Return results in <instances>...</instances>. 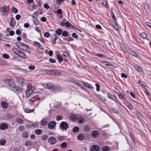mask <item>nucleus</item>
I'll list each match as a JSON object with an SVG mask.
<instances>
[{"label":"nucleus","mask_w":151,"mask_h":151,"mask_svg":"<svg viewBox=\"0 0 151 151\" xmlns=\"http://www.w3.org/2000/svg\"><path fill=\"white\" fill-rule=\"evenodd\" d=\"M45 71L47 75L53 76H59L61 75L60 72L54 70H46Z\"/></svg>","instance_id":"1"},{"label":"nucleus","mask_w":151,"mask_h":151,"mask_svg":"<svg viewBox=\"0 0 151 151\" xmlns=\"http://www.w3.org/2000/svg\"><path fill=\"white\" fill-rule=\"evenodd\" d=\"M46 88L50 89L54 92H56L58 91V88L52 83H48L47 84Z\"/></svg>","instance_id":"2"},{"label":"nucleus","mask_w":151,"mask_h":151,"mask_svg":"<svg viewBox=\"0 0 151 151\" xmlns=\"http://www.w3.org/2000/svg\"><path fill=\"white\" fill-rule=\"evenodd\" d=\"M62 36L65 37L68 36L69 37L68 38H63V39L69 42L74 40V39L71 37V36L68 35V33L66 31H63Z\"/></svg>","instance_id":"3"},{"label":"nucleus","mask_w":151,"mask_h":151,"mask_svg":"<svg viewBox=\"0 0 151 151\" xmlns=\"http://www.w3.org/2000/svg\"><path fill=\"white\" fill-rule=\"evenodd\" d=\"M15 44L17 47L21 50H23V47H24L26 48H28L29 47L28 45L21 42H17Z\"/></svg>","instance_id":"4"},{"label":"nucleus","mask_w":151,"mask_h":151,"mask_svg":"<svg viewBox=\"0 0 151 151\" xmlns=\"http://www.w3.org/2000/svg\"><path fill=\"white\" fill-rule=\"evenodd\" d=\"M59 127L61 129L65 130L68 128L69 125L66 122L63 121L60 124Z\"/></svg>","instance_id":"5"},{"label":"nucleus","mask_w":151,"mask_h":151,"mask_svg":"<svg viewBox=\"0 0 151 151\" xmlns=\"http://www.w3.org/2000/svg\"><path fill=\"white\" fill-rule=\"evenodd\" d=\"M6 82L8 83L7 85L10 87L12 91L14 88L16 86L15 83L12 80L8 79L6 80Z\"/></svg>","instance_id":"6"},{"label":"nucleus","mask_w":151,"mask_h":151,"mask_svg":"<svg viewBox=\"0 0 151 151\" xmlns=\"http://www.w3.org/2000/svg\"><path fill=\"white\" fill-rule=\"evenodd\" d=\"M16 78L18 83L21 86H24L26 85V83L24 78L22 77H17Z\"/></svg>","instance_id":"7"},{"label":"nucleus","mask_w":151,"mask_h":151,"mask_svg":"<svg viewBox=\"0 0 151 151\" xmlns=\"http://www.w3.org/2000/svg\"><path fill=\"white\" fill-rule=\"evenodd\" d=\"M48 142L52 145L55 144L56 142V139L53 137H50L48 139Z\"/></svg>","instance_id":"8"},{"label":"nucleus","mask_w":151,"mask_h":151,"mask_svg":"<svg viewBox=\"0 0 151 151\" xmlns=\"http://www.w3.org/2000/svg\"><path fill=\"white\" fill-rule=\"evenodd\" d=\"M56 124L55 122L54 121L50 122L48 124V128L50 129H53L55 127Z\"/></svg>","instance_id":"9"},{"label":"nucleus","mask_w":151,"mask_h":151,"mask_svg":"<svg viewBox=\"0 0 151 151\" xmlns=\"http://www.w3.org/2000/svg\"><path fill=\"white\" fill-rule=\"evenodd\" d=\"M107 95L109 98L113 100L116 102V103L119 102V101L118 100L116 97L115 96L112 95L109 93H107Z\"/></svg>","instance_id":"10"},{"label":"nucleus","mask_w":151,"mask_h":151,"mask_svg":"<svg viewBox=\"0 0 151 151\" xmlns=\"http://www.w3.org/2000/svg\"><path fill=\"white\" fill-rule=\"evenodd\" d=\"M9 125L7 123H1L0 124V129L4 130L8 128Z\"/></svg>","instance_id":"11"},{"label":"nucleus","mask_w":151,"mask_h":151,"mask_svg":"<svg viewBox=\"0 0 151 151\" xmlns=\"http://www.w3.org/2000/svg\"><path fill=\"white\" fill-rule=\"evenodd\" d=\"M23 90V88H22L18 87L17 86L15 88H14L12 91H14L17 94L21 92Z\"/></svg>","instance_id":"12"},{"label":"nucleus","mask_w":151,"mask_h":151,"mask_svg":"<svg viewBox=\"0 0 151 151\" xmlns=\"http://www.w3.org/2000/svg\"><path fill=\"white\" fill-rule=\"evenodd\" d=\"M91 151H99L100 150V147L97 145H93L90 148Z\"/></svg>","instance_id":"13"},{"label":"nucleus","mask_w":151,"mask_h":151,"mask_svg":"<svg viewBox=\"0 0 151 151\" xmlns=\"http://www.w3.org/2000/svg\"><path fill=\"white\" fill-rule=\"evenodd\" d=\"M91 136L94 138L97 137L99 135V132L97 131H93L91 134Z\"/></svg>","instance_id":"14"},{"label":"nucleus","mask_w":151,"mask_h":151,"mask_svg":"<svg viewBox=\"0 0 151 151\" xmlns=\"http://www.w3.org/2000/svg\"><path fill=\"white\" fill-rule=\"evenodd\" d=\"M33 91L31 88H28L25 92V94L27 97H29L32 94Z\"/></svg>","instance_id":"15"},{"label":"nucleus","mask_w":151,"mask_h":151,"mask_svg":"<svg viewBox=\"0 0 151 151\" xmlns=\"http://www.w3.org/2000/svg\"><path fill=\"white\" fill-rule=\"evenodd\" d=\"M84 138V135L81 133L78 134L77 136V139L79 141L83 140Z\"/></svg>","instance_id":"16"},{"label":"nucleus","mask_w":151,"mask_h":151,"mask_svg":"<svg viewBox=\"0 0 151 151\" xmlns=\"http://www.w3.org/2000/svg\"><path fill=\"white\" fill-rule=\"evenodd\" d=\"M125 105L131 110L134 109V106L130 102H127L125 104Z\"/></svg>","instance_id":"17"},{"label":"nucleus","mask_w":151,"mask_h":151,"mask_svg":"<svg viewBox=\"0 0 151 151\" xmlns=\"http://www.w3.org/2000/svg\"><path fill=\"white\" fill-rule=\"evenodd\" d=\"M1 105L2 108L5 109H7L8 106V104L5 101L2 102Z\"/></svg>","instance_id":"18"},{"label":"nucleus","mask_w":151,"mask_h":151,"mask_svg":"<svg viewBox=\"0 0 151 151\" xmlns=\"http://www.w3.org/2000/svg\"><path fill=\"white\" fill-rule=\"evenodd\" d=\"M117 94L119 97L122 99L124 101H125L127 100V99L126 98L125 96L122 93H117Z\"/></svg>","instance_id":"19"},{"label":"nucleus","mask_w":151,"mask_h":151,"mask_svg":"<svg viewBox=\"0 0 151 151\" xmlns=\"http://www.w3.org/2000/svg\"><path fill=\"white\" fill-rule=\"evenodd\" d=\"M18 55L20 58H26V56L25 54L23 52L21 51H20L19 52V54Z\"/></svg>","instance_id":"20"},{"label":"nucleus","mask_w":151,"mask_h":151,"mask_svg":"<svg viewBox=\"0 0 151 151\" xmlns=\"http://www.w3.org/2000/svg\"><path fill=\"white\" fill-rule=\"evenodd\" d=\"M16 22L14 18H12L10 25L11 27H14L16 24Z\"/></svg>","instance_id":"21"},{"label":"nucleus","mask_w":151,"mask_h":151,"mask_svg":"<svg viewBox=\"0 0 151 151\" xmlns=\"http://www.w3.org/2000/svg\"><path fill=\"white\" fill-rule=\"evenodd\" d=\"M83 84L85 87L90 88L92 89L93 88L92 86H91L89 84L85 82H83Z\"/></svg>","instance_id":"22"},{"label":"nucleus","mask_w":151,"mask_h":151,"mask_svg":"<svg viewBox=\"0 0 151 151\" xmlns=\"http://www.w3.org/2000/svg\"><path fill=\"white\" fill-rule=\"evenodd\" d=\"M130 54L133 55V56L136 57H137L138 56V55L137 54L136 52H135L132 51V50H129L128 52Z\"/></svg>","instance_id":"23"},{"label":"nucleus","mask_w":151,"mask_h":151,"mask_svg":"<svg viewBox=\"0 0 151 151\" xmlns=\"http://www.w3.org/2000/svg\"><path fill=\"white\" fill-rule=\"evenodd\" d=\"M95 95L96 96L97 98L101 101L104 102L106 101V99L100 95H97L96 94H95Z\"/></svg>","instance_id":"24"},{"label":"nucleus","mask_w":151,"mask_h":151,"mask_svg":"<svg viewBox=\"0 0 151 151\" xmlns=\"http://www.w3.org/2000/svg\"><path fill=\"white\" fill-rule=\"evenodd\" d=\"M34 44L35 46H37L38 47L37 50L41 49V47H42V46L40 44V43L37 41H34Z\"/></svg>","instance_id":"25"},{"label":"nucleus","mask_w":151,"mask_h":151,"mask_svg":"<svg viewBox=\"0 0 151 151\" xmlns=\"http://www.w3.org/2000/svg\"><path fill=\"white\" fill-rule=\"evenodd\" d=\"M35 132L36 134L37 135H40L42 134V131L41 129H37L35 130Z\"/></svg>","instance_id":"26"},{"label":"nucleus","mask_w":151,"mask_h":151,"mask_svg":"<svg viewBox=\"0 0 151 151\" xmlns=\"http://www.w3.org/2000/svg\"><path fill=\"white\" fill-rule=\"evenodd\" d=\"M40 123L41 125L42 126H44L47 124L48 122L44 119H42Z\"/></svg>","instance_id":"27"},{"label":"nucleus","mask_w":151,"mask_h":151,"mask_svg":"<svg viewBox=\"0 0 151 151\" xmlns=\"http://www.w3.org/2000/svg\"><path fill=\"white\" fill-rule=\"evenodd\" d=\"M57 59L58 60V62L59 63H60L63 60V58L60 55H57Z\"/></svg>","instance_id":"28"},{"label":"nucleus","mask_w":151,"mask_h":151,"mask_svg":"<svg viewBox=\"0 0 151 151\" xmlns=\"http://www.w3.org/2000/svg\"><path fill=\"white\" fill-rule=\"evenodd\" d=\"M78 119V122L80 124H82L84 123L85 120L82 117H79Z\"/></svg>","instance_id":"29"},{"label":"nucleus","mask_w":151,"mask_h":151,"mask_svg":"<svg viewBox=\"0 0 151 151\" xmlns=\"http://www.w3.org/2000/svg\"><path fill=\"white\" fill-rule=\"evenodd\" d=\"M129 136L130 138H131V139H132L134 143L135 137L134 136L133 134L131 132H130L129 133Z\"/></svg>","instance_id":"30"},{"label":"nucleus","mask_w":151,"mask_h":151,"mask_svg":"<svg viewBox=\"0 0 151 151\" xmlns=\"http://www.w3.org/2000/svg\"><path fill=\"white\" fill-rule=\"evenodd\" d=\"M16 122L19 124H21L24 123L23 119L20 118H17L16 119Z\"/></svg>","instance_id":"31"},{"label":"nucleus","mask_w":151,"mask_h":151,"mask_svg":"<svg viewBox=\"0 0 151 151\" xmlns=\"http://www.w3.org/2000/svg\"><path fill=\"white\" fill-rule=\"evenodd\" d=\"M63 31L62 29H58L56 30L55 31L56 34H57L59 36L62 33Z\"/></svg>","instance_id":"32"},{"label":"nucleus","mask_w":151,"mask_h":151,"mask_svg":"<svg viewBox=\"0 0 151 151\" xmlns=\"http://www.w3.org/2000/svg\"><path fill=\"white\" fill-rule=\"evenodd\" d=\"M1 11L3 13H4V14L6 15H7L8 13L6 9V8L4 7H3L1 8Z\"/></svg>","instance_id":"33"},{"label":"nucleus","mask_w":151,"mask_h":151,"mask_svg":"<svg viewBox=\"0 0 151 151\" xmlns=\"http://www.w3.org/2000/svg\"><path fill=\"white\" fill-rule=\"evenodd\" d=\"M12 50L13 52L17 55H18L19 52L20 51V50H19L18 49L16 48H12Z\"/></svg>","instance_id":"34"},{"label":"nucleus","mask_w":151,"mask_h":151,"mask_svg":"<svg viewBox=\"0 0 151 151\" xmlns=\"http://www.w3.org/2000/svg\"><path fill=\"white\" fill-rule=\"evenodd\" d=\"M83 129L86 132H88L90 130V127L87 125H86L84 127Z\"/></svg>","instance_id":"35"},{"label":"nucleus","mask_w":151,"mask_h":151,"mask_svg":"<svg viewBox=\"0 0 151 151\" xmlns=\"http://www.w3.org/2000/svg\"><path fill=\"white\" fill-rule=\"evenodd\" d=\"M110 148L108 146H105L104 147L102 148V151H109Z\"/></svg>","instance_id":"36"},{"label":"nucleus","mask_w":151,"mask_h":151,"mask_svg":"<svg viewBox=\"0 0 151 151\" xmlns=\"http://www.w3.org/2000/svg\"><path fill=\"white\" fill-rule=\"evenodd\" d=\"M32 144V142L29 140H26L24 144V145L26 146H29Z\"/></svg>","instance_id":"37"},{"label":"nucleus","mask_w":151,"mask_h":151,"mask_svg":"<svg viewBox=\"0 0 151 151\" xmlns=\"http://www.w3.org/2000/svg\"><path fill=\"white\" fill-rule=\"evenodd\" d=\"M101 63L103 64H104V65H106V66L112 65H110L109 64V62L103 60L101 61Z\"/></svg>","instance_id":"38"},{"label":"nucleus","mask_w":151,"mask_h":151,"mask_svg":"<svg viewBox=\"0 0 151 151\" xmlns=\"http://www.w3.org/2000/svg\"><path fill=\"white\" fill-rule=\"evenodd\" d=\"M110 110V112L112 113H115L117 114H118L119 113V111L115 109H111Z\"/></svg>","instance_id":"39"},{"label":"nucleus","mask_w":151,"mask_h":151,"mask_svg":"<svg viewBox=\"0 0 151 151\" xmlns=\"http://www.w3.org/2000/svg\"><path fill=\"white\" fill-rule=\"evenodd\" d=\"M79 130V128L78 127L76 126L73 128L72 131L74 133H76L78 132Z\"/></svg>","instance_id":"40"},{"label":"nucleus","mask_w":151,"mask_h":151,"mask_svg":"<svg viewBox=\"0 0 151 151\" xmlns=\"http://www.w3.org/2000/svg\"><path fill=\"white\" fill-rule=\"evenodd\" d=\"M6 141L4 139H2L0 140V145L1 146L4 145L6 143Z\"/></svg>","instance_id":"41"},{"label":"nucleus","mask_w":151,"mask_h":151,"mask_svg":"<svg viewBox=\"0 0 151 151\" xmlns=\"http://www.w3.org/2000/svg\"><path fill=\"white\" fill-rule=\"evenodd\" d=\"M67 145L66 143L65 142L62 143L60 145L61 147L63 149L67 147Z\"/></svg>","instance_id":"42"},{"label":"nucleus","mask_w":151,"mask_h":151,"mask_svg":"<svg viewBox=\"0 0 151 151\" xmlns=\"http://www.w3.org/2000/svg\"><path fill=\"white\" fill-rule=\"evenodd\" d=\"M48 138V136L47 135H42L41 136V139L44 141L47 139Z\"/></svg>","instance_id":"43"},{"label":"nucleus","mask_w":151,"mask_h":151,"mask_svg":"<svg viewBox=\"0 0 151 151\" xmlns=\"http://www.w3.org/2000/svg\"><path fill=\"white\" fill-rule=\"evenodd\" d=\"M12 12L15 14L17 13L18 12V9L14 7H13L12 8Z\"/></svg>","instance_id":"44"},{"label":"nucleus","mask_w":151,"mask_h":151,"mask_svg":"<svg viewBox=\"0 0 151 151\" xmlns=\"http://www.w3.org/2000/svg\"><path fill=\"white\" fill-rule=\"evenodd\" d=\"M29 134L26 132H24L23 133V138L24 139L28 137Z\"/></svg>","instance_id":"45"},{"label":"nucleus","mask_w":151,"mask_h":151,"mask_svg":"<svg viewBox=\"0 0 151 151\" xmlns=\"http://www.w3.org/2000/svg\"><path fill=\"white\" fill-rule=\"evenodd\" d=\"M24 111L27 113H30L34 111V109H30L29 110H28L27 109H24Z\"/></svg>","instance_id":"46"},{"label":"nucleus","mask_w":151,"mask_h":151,"mask_svg":"<svg viewBox=\"0 0 151 151\" xmlns=\"http://www.w3.org/2000/svg\"><path fill=\"white\" fill-rule=\"evenodd\" d=\"M70 117L73 120H76L78 119V117L75 115H72L70 116Z\"/></svg>","instance_id":"47"},{"label":"nucleus","mask_w":151,"mask_h":151,"mask_svg":"<svg viewBox=\"0 0 151 151\" xmlns=\"http://www.w3.org/2000/svg\"><path fill=\"white\" fill-rule=\"evenodd\" d=\"M141 36L144 39H148V37L147 36V35L145 33H142L141 34Z\"/></svg>","instance_id":"48"},{"label":"nucleus","mask_w":151,"mask_h":151,"mask_svg":"<svg viewBox=\"0 0 151 151\" xmlns=\"http://www.w3.org/2000/svg\"><path fill=\"white\" fill-rule=\"evenodd\" d=\"M58 139L60 141H63L65 139V137L63 136H59L57 137Z\"/></svg>","instance_id":"49"},{"label":"nucleus","mask_w":151,"mask_h":151,"mask_svg":"<svg viewBox=\"0 0 151 151\" xmlns=\"http://www.w3.org/2000/svg\"><path fill=\"white\" fill-rule=\"evenodd\" d=\"M2 57L6 59H8L9 58V55L6 54H4L2 55Z\"/></svg>","instance_id":"50"},{"label":"nucleus","mask_w":151,"mask_h":151,"mask_svg":"<svg viewBox=\"0 0 151 151\" xmlns=\"http://www.w3.org/2000/svg\"><path fill=\"white\" fill-rule=\"evenodd\" d=\"M33 22L35 24L38 25L39 24V22L37 19H33Z\"/></svg>","instance_id":"51"},{"label":"nucleus","mask_w":151,"mask_h":151,"mask_svg":"<svg viewBox=\"0 0 151 151\" xmlns=\"http://www.w3.org/2000/svg\"><path fill=\"white\" fill-rule=\"evenodd\" d=\"M73 83L75 85H77L78 86L80 87L81 88H82V87L81 86V85L80 84L78 83L76 81H73Z\"/></svg>","instance_id":"52"},{"label":"nucleus","mask_w":151,"mask_h":151,"mask_svg":"<svg viewBox=\"0 0 151 151\" xmlns=\"http://www.w3.org/2000/svg\"><path fill=\"white\" fill-rule=\"evenodd\" d=\"M55 13H57L59 14H62V11L61 9H58L56 11H55L54 12Z\"/></svg>","instance_id":"53"},{"label":"nucleus","mask_w":151,"mask_h":151,"mask_svg":"<svg viewBox=\"0 0 151 151\" xmlns=\"http://www.w3.org/2000/svg\"><path fill=\"white\" fill-rule=\"evenodd\" d=\"M95 85L96 87V90L97 91H100V86L98 83H96Z\"/></svg>","instance_id":"54"},{"label":"nucleus","mask_w":151,"mask_h":151,"mask_svg":"<svg viewBox=\"0 0 151 151\" xmlns=\"http://www.w3.org/2000/svg\"><path fill=\"white\" fill-rule=\"evenodd\" d=\"M44 36L46 37L47 38L49 37L50 36V34L47 32H45L44 35Z\"/></svg>","instance_id":"55"},{"label":"nucleus","mask_w":151,"mask_h":151,"mask_svg":"<svg viewBox=\"0 0 151 151\" xmlns=\"http://www.w3.org/2000/svg\"><path fill=\"white\" fill-rule=\"evenodd\" d=\"M65 0H56L57 3L59 5H60L62 2H63Z\"/></svg>","instance_id":"56"},{"label":"nucleus","mask_w":151,"mask_h":151,"mask_svg":"<svg viewBox=\"0 0 151 151\" xmlns=\"http://www.w3.org/2000/svg\"><path fill=\"white\" fill-rule=\"evenodd\" d=\"M71 24L68 21H67L65 23V26L67 27H70Z\"/></svg>","instance_id":"57"},{"label":"nucleus","mask_w":151,"mask_h":151,"mask_svg":"<svg viewBox=\"0 0 151 151\" xmlns=\"http://www.w3.org/2000/svg\"><path fill=\"white\" fill-rule=\"evenodd\" d=\"M49 61L50 62L52 63H54L56 62V60L53 59L52 58H50L49 60Z\"/></svg>","instance_id":"58"},{"label":"nucleus","mask_w":151,"mask_h":151,"mask_svg":"<svg viewBox=\"0 0 151 151\" xmlns=\"http://www.w3.org/2000/svg\"><path fill=\"white\" fill-rule=\"evenodd\" d=\"M24 127L22 126H20L19 127V129L20 131H22L24 130Z\"/></svg>","instance_id":"59"},{"label":"nucleus","mask_w":151,"mask_h":151,"mask_svg":"<svg viewBox=\"0 0 151 151\" xmlns=\"http://www.w3.org/2000/svg\"><path fill=\"white\" fill-rule=\"evenodd\" d=\"M91 136L90 134H87L85 136V138L86 139H90Z\"/></svg>","instance_id":"60"},{"label":"nucleus","mask_w":151,"mask_h":151,"mask_svg":"<svg viewBox=\"0 0 151 151\" xmlns=\"http://www.w3.org/2000/svg\"><path fill=\"white\" fill-rule=\"evenodd\" d=\"M131 96L135 99H136V96L134 92H131L130 93Z\"/></svg>","instance_id":"61"},{"label":"nucleus","mask_w":151,"mask_h":151,"mask_svg":"<svg viewBox=\"0 0 151 151\" xmlns=\"http://www.w3.org/2000/svg\"><path fill=\"white\" fill-rule=\"evenodd\" d=\"M114 28L117 30H119V26L115 23V24L114 25Z\"/></svg>","instance_id":"62"},{"label":"nucleus","mask_w":151,"mask_h":151,"mask_svg":"<svg viewBox=\"0 0 151 151\" xmlns=\"http://www.w3.org/2000/svg\"><path fill=\"white\" fill-rule=\"evenodd\" d=\"M72 35L73 37L74 38L76 39H77L78 37L76 33H73Z\"/></svg>","instance_id":"63"},{"label":"nucleus","mask_w":151,"mask_h":151,"mask_svg":"<svg viewBox=\"0 0 151 151\" xmlns=\"http://www.w3.org/2000/svg\"><path fill=\"white\" fill-rule=\"evenodd\" d=\"M121 76L122 78H127V75H126L124 73H122L121 74Z\"/></svg>","instance_id":"64"}]
</instances>
